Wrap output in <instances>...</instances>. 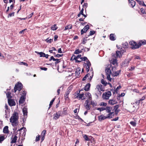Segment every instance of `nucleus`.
<instances>
[{
	"instance_id": "obj_1",
	"label": "nucleus",
	"mask_w": 146,
	"mask_h": 146,
	"mask_svg": "<svg viewBox=\"0 0 146 146\" xmlns=\"http://www.w3.org/2000/svg\"><path fill=\"white\" fill-rule=\"evenodd\" d=\"M129 44L131 46V48L133 49H137L140 47L142 45L146 44V40H139L138 43L132 41L129 42Z\"/></svg>"
},
{
	"instance_id": "obj_2",
	"label": "nucleus",
	"mask_w": 146,
	"mask_h": 146,
	"mask_svg": "<svg viewBox=\"0 0 146 146\" xmlns=\"http://www.w3.org/2000/svg\"><path fill=\"white\" fill-rule=\"evenodd\" d=\"M19 118L18 114L16 112H14L10 119V122L12 123L13 126H16L17 125V121Z\"/></svg>"
},
{
	"instance_id": "obj_3",
	"label": "nucleus",
	"mask_w": 146,
	"mask_h": 146,
	"mask_svg": "<svg viewBox=\"0 0 146 146\" xmlns=\"http://www.w3.org/2000/svg\"><path fill=\"white\" fill-rule=\"evenodd\" d=\"M105 110L108 113V114H110V117L111 118H112L114 115V111L113 110V108L111 106H107L105 108Z\"/></svg>"
},
{
	"instance_id": "obj_4",
	"label": "nucleus",
	"mask_w": 146,
	"mask_h": 146,
	"mask_svg": "<svg viewBox=\"0 0 146 146\" xmlns=\"http://www.w3.org/2000/svg\"><path fill=\"white\" fill-rule=\"evenodd\" d=\"M23 88V86L22 83L21 82H18L15 85L14 87V92L15 93L17 90L20 92Z\"/></svg>"
},
{
	"instance_id": "obj_5",
	"label": "nucleus",
	"mask_w": 146,
	"mask_h": 146,
	"mask_svg": "<svg viewBox=\"0 0 146 146\" xmlns=\"http://www.w3.org/2000/svg\"><path fill=\"white\" fill-rule=\"evenodd\" d=\"M86 62V63H84L83 64L84 68L86 69L87 72H88L90 70L91 64L89 60H88Z\"/></svg>"
},
{
	"instance_id": "obj_6",
	"label": "nucleus",
	"mask_w": 146,
	"mask_h": 146,
	"mask_svg": "<svg viewBox=\"0 0 146 146\" xmlns=\"http://www.w3.org/2000/svg\"><path fill=\"white\" fill-rule=\"evenodd\" d=\"M106 72L107 79L109 81H111L112 78L110 77V75L111 72L110 68H106Z\"/></svg>"
},
{
	"instance_id": "obj_7",
	"label": "nucleus",
	"mask_w": 146,
	"mask_h": 146,
	"mask_svg": "<svg viewBox=\"0 0 146 146\" xmlns=\"http://www.w3.org/2000/svg\"><path fill=\"white\" fill-rule=\"evenodd\" d=\"M111 95V92L110 91H108L107 92L103 93L102 95V97L104 99L108 100Z\"/></svg>"
},
{
	"instance_id": "obj_8",
	"label": "nucleus",
	"mask_w": 146,
	"mask_h": 146,
	"mask_svg": "<svg viewBox=\"0 0 146 146\" xmlns=\"http://www.w3.org/2000/svg\"><path fill=\"white\" fill-rule=\"evenodd\" d=\"M110 114H108L107 115L105 116L104 115L102 114L100 116L98 117V119L100 121H102V120L107 118H111V117H110Z\"/></svg>"
},
{
	"instance_id": "obj_9",
	"label": "nucleus",
	"mask_w": 146,
	"mask_h": 146,
	"mask_svg": "<svg viewBox=\"0 0 146 146\" xmlns=\"http://www.w3.org/2000/svg\"><path fill=\"white\" fill-rule=\"evenodd\" d=\"M81 55V54H79L76 56H75L73 55L72 56L71 58V60H75L76 62H81V60H78L77 59L79 58H80H80H81L82 57Z\"/></svg>"
},
{
	"instance_id": "obj_10",
	"label": "nucleus",
	"mask_w": 146,
	"mask_h": 146,
	"mask_svg": "<svg viewBox=\"0 0 146 146\" xmlns=\"http://www.w3.org/2000/svg\"><path fill=\"white\" fill-rule=\"evenodd\" d=\"M89 29V26L88 25H86L83 29H82L81 31V34H83L84 33H86L87 31Z\"/></svg>"
},
{
	"instance_id": "obj_11",
	"label": "nucleus",
	"mask_w": 146,
	"mask_h": 146,
	"mask_svg": "<svg viewBox=\"0 0 146 146\" xmlns=\"http://www.w3.org/2000/svg\"><path fill=\"white\" fill-rule=\"evenodd\" d=\"M71 91V90L70 89H68V90L66 92L65 94L64 95V97L65 99L66 100H68L69 101L70 99L68 97V95Z\"/></svg>"
},
{
	"instance_id": "obj_12",
	"label": "nucleus",
	"mask_w": 146,
	"mask_h": 146,
	"mask_svg": "<svg viewBox=\"0 0 146 146\" xmlns=\"http://www.w3.org/2000/svg\"><path fill=\"white\" fill-rule=\"evenodd\" d=\"M129 5L130 7L133 8L136 4V2L133 0H129Z\"/></svg>"
},
{
	"instance_id": "obj_13",
	"label": "nucleus",
	"mask_w": 146,
	"mask_h": 146,
	"mask_svg": "<svg viewBox=\"0 0 146 146\" xmlns=\"http://www.w3.org/2000/svg\"><path fill=\"white\" fill-rule=\"evenodd\" d=\"M8 104L10 106H15L16 105L15 102L14 100L9 99L8 100Z\"/></svg>"
},
{
	"instance_id": "obj_14",
	"label": "nucleus",
	"mask_w": 146,
	"mask_h": 146,
	"mask_svg": "<svg viewBox=\"0 0 146 146\" xmlns=\"http://www.w3.org/2000/svg\"><path fill=\"white\" fill-rule=\"evenodd\" d=\"M85 140L86 141H90V140H92L94 141V138L92 136H90L88 137L87 135H84L83 136Z\"/></svg>"
},
{
	"instance_id": "obj_15",
	"label": "nucleus",
	"mask_w": 146,
	"mask_h": 146,
	"mask_svg": "<svg viewBox=\"0 0 146 146\" xmlns=\"http://www.w3.org/2000/svg\"><path fill=\"white\" fill-rule=\"evenodd\" d=\"M26 97L25 96H21L20 98L19 101V104H23L25 100Z\"/></svg>"
},
{
	"instance_id": "obj_16",
	"label": "nucleus",
	"mask_w": 146,
	"mask_h": 146,
	"mask_svg": "<svg viewBox=\"0 0 146 146\" xmlns=\"http://www.w3.org/2000/svg\"><path fill=\"white\" fill-rule=\"evenodd\" d=\"M23 112L24 116H27V108L26 107H24L23 109Z\"/></svg>"
},
{
	"instance_id": "obj_17",
	"label": "nucleus",
	"mask_w": 146,
	"mask_h": 146,
	"mask_svg": "<svg viewBox=\"0 0 146 146\" xmlns=\"http://www.w3.org/2000/svg\"><path fill=\"white\" fill-rule=\"evenodd\" d=\"M96 88L99 91V92H100L101 94L102 93L101 91H104L103 88H102V85L101 84L97 85L96 86Z\"/></svg>"
},
{
	"instance_id": "obj_18",
	"label": "nucleus",
	"mask_w": 146,
	"mask_h": 146,
	"mask_svg": "<svg viewBox=\"0 0 146 146\" xmlns=\"http://www.w3.org/2000/svg\"><path fill=\"white\" fill-rule=\"evenodd\" d=\"M140 10V12L139 11L138 9H136V10L137 11L138 13L141 15H143L144 14H146V11L144 10L143 8H141Z\"/></svg>"
},
{
	"instance_id": "obj_19",
	"label": "nucleus",
	"mask_w": 146,
	"mask_h": 146,
	"mask_svg": "<svg viewBox=\"0 0 146 146\" xmlns=\"http://www.w3.org/2000/svg\"><path fill=\"white\" fill-rule=\"evenodd\" d=\"M84 94L82 93L80 94L78 96H76L75 98H79V100L81 99L82 100H84L85 99V98L84 97Z\"/></svg>"
},
{
	"instance_id": "obj_20",
	"label": "nucleus",
	"mask_w": 146,
	"mask_h": 146,
	"mask_svg": "<svg viewBox=\"0 0 146 146\" xmlns=\"http://www.w3.org/2000/svg\"><path fill=\"white\" fill-rule=\"evenodd\" d=\"M60 111H58V113L57 112L54 115V118L55 119H57L59 118L60 116Z\"/></svg>"
},
{
	"instance_id": "obj_21",
	"label": "nucleus",
	"mask_w": 146,
	"mask_h": 146,
	"mask_svg": "<svg viewBox=\"0 0 146 146\" xmlns=\"http://www.w3.org/2000/svg\"><path fill=\"white\" fill-rule=\"evenodd\" d=\"M13 136H12V137L11 138V143H15L16 142V141L17 140V137L16 135H15L13 138L12 137Z\"/></svg>"
},
{
	"instance_id": "obj_22",
	"label": "nucleus",
	"mask_w": 146,
	"mask_h": 146,
	"mask_svg": "<svg viewBox=\"0 0 146 146\" xmlns=\"http://www.w3.org/2000/svg\"><path fill=\"white\" fill-rule=\"evenodd\" d=\"M115 35L113 34H111L110 35V39L112 41H114L116 39Z\"/></svg>"
},
{
	"instance_id": "obj_23",
	"label": "nucleus",
	"mask_w": 146,
	"mask_h": 146,
	"mask_svg": "<svg viewBox=\"0 0 146 146\" xmlns=\"http://www.w3.org/2000/svg\"><path fill=\"white\" fill-rule=\"evenodd\" d=\"M90 84L89 83L87 84L84 88V90L86 91H88L90 90Z\"/></svg>"
},
{
	"instance_id": "obj_24",
	"label": "nucleus",
	"mask_w": 146,
	"mask_h": 146,
	"mask_svg": "<svg viewBox=\"0 0 146 146\" xmlns=\"http://www.w3.org/2000/svg\"><path fill=\"white\" fill-rule=\"evenodd\" d=\"M3 131L4 133H9V131L8 130V127L7 126H6L4 127Z\"/></svg>"
},
{
	"instance_id": "obj_25",
	"label": "nucleus",
	"mask_w": 146,
	"mask_h": 146,
	"mask_svg": "<svg viewBox=\"0 0 146 146\" xmlns=\"http://www.w3.org/2000/svg\"><path fill=\"white\" fill-rule=\"evenodd\" d=\"M81 71V68L80 67L76 68V74L77 76H79Z\"/></svg>"
},
{
	"instance_id": "obj_26",
	"label": "nucleus",
	"mask_w": 146,
	"mask_h": 146,
	"mask_svg": "<svg viewBox=\"0 0 146 146\" xmlns=\"http://www.w3.org/2000/svg\"><path fill=\"white\" fill-rule=\"evenodd\" d=\"M117 102L115 100H110L108 101L109 104L111 105H113L117 103Z\"/></svg>"
},
{
	"instance_id": "obj_27",
	"label": "nucleus",
	"mask_w": 146,
	"mask_h": 146,
	"mask_svg": "<svg viewBox=\"0 0 146 146\" xmlns=\"http://www.w3.org/2000/svg\"><path fill=\"white\" fill-rule=\"evenodd\" d=\"M84 10V9L83 8H82L80 12L79 13L78 15V17H80L81 15H82L83 16L85 17V18L86 17V15L83 13V12Z\"/></svg>"
},
{
	"instance_id": "obj_28",
	"label": "nucleus",
	"mask_w": 146,
	"mask_h": 146,
	"mask_svg": "<svg viewBox=\"0 0 146 146\" xmlns=\"http://www.w3.org/2000/svg\"><path fill=\"white\" fill-rule=\"evenodd\" d=\"M67 108H63V111L62 114L64 115H66L68 114V111L67 110Z\"/></svg>"
},
{
	"instance_id": "obj_29",
	"label": "nucleus",
	"mask_w": 146,
	"mask_h": 146,
	"mask_svg": "<svg viewBox=\"0 0 146 146\" xmlns=\"http://www.w3.org/2000/svg\"><path fill=\"white\" fill-rule=\"evenodd\" d=\"M35 52L36 53H37V54H39L40 57H44L45 54L44 53L42 52H38L36 51Z\"/></svg>"
},
{
	"instance_id": "obj_30",
	"label": "nucleus",
	"mask_w": 146,
	"mask_h": 146,
	"mask_svg": "<svg viewBox=\"0 0 146 146\" xmlns=\"http://www.w3.org/2000/svg\"><path fill=\"white\" fill-rule=\"evenodd\" d=\"M72 27V25H69L66 26L65 28L64 31H66L67 30H69L71 29Z\"/></svg>"
},
{
	"instance_id": "obj_31",
	"label": "nucleus",
	"mask_w": 146,
	"mask_h": 146,
	"mask_svg": "<svg viewBox=\"0 0 146 146\" xmlns=\"http://www.w3.org/2000/svg\"><path fill=\"white\" fill-rule=\"evenodd\" d=\"M83 49H82L81 50H80L79 49H77L74 52V54H78L80 53H81L82 52V50H83Z\"/></svg>"
},
{
	"instance_id": "obj_32",
	"label": "nucleus",
	"mask_w": 146,
	"mask_h": 146,
	"mask_svg": "<svg viewBox=\"0 0 146 146\" xmlns=\"http://www.w3.org/2000/svg\"><path fill=\"white\" fill-rule=\"evenodd\" d=\"M117 60L115 59H112L111 60L110 62L111 63H112L113 65H114L115 64H117Z\"/></svg>"
},
{
	"instance_id": "obj_33",
	"label": "nucleus",
	"mask_w": 146,
	"mask_h": 146,
	"mask_svg": "<svg viewBox=\"0 0 146 146\" xmlns=\"http://www.w3.org/2000/svg\"><path fill=\"white\" fill-rule=\"evenodd\" d=\"M11 93L10 92H8L6 94L7 97L8 98V100L9 99H11V98L12 97L11 96Z\"/></svg>"
},
{
	"instance_id": "obj_34",
	"label": "nucleus",
	"mask_w": 146,
	"mask_h": 146,
	"mask_svg": "<svg viewBox=\"0 0 146 146\" xmlns=\"http://www.w3.org/2000/svg\"><path fill=\"white\" fill-rule=\"evenodd\" d=\"M57 27L55 24H54L53 26L51 27V29L52 30L54 31L56 30L57 29Z\"/></svg>"
},
{
	"instance_id": "obj_35",
	"label": "nucleus",
	"mask_w": 146,
	"mask_h": 146,
	"mask_svg": "<svg viewBox=\"0 0 146 146\" xmlns=\"http://www.w3.org/2000/svg\"><path fill=\"white\" fill-rule=\"evenodd\" d=\"M55 98H53L52 100L50 102L49 105V107L48 108V109H50L51 107V106L52 105L53 102H54L55 100Z\"/></svg>"
},
{
	"instance_id": "obj_36",
	"label": "nucleus",
	"mask_w": 146,
	"mask_h": 146,
	"mask_svg": "<svg viewBox=\"0 0 146 146\" xmlns=\"http://www.w3.org/2000/svg\"><path fill=\"white\" fill-rule=\"evenodd\" d=\"M101 83L102 84L104 85V86H106L107 84H108L107 82L104 80L103 79H102L101 80Z\"/></svg>"
},
{
	"instance_id": "obj_37",
	"label": "nucleus",
	"mask_w": 146,
	"mask_h": 146,
	"mask_svg": "<svg viewBox=\"0 0 146 146\" xmlns=\"http://www.w3.org/2000/svg\"><path fill=\"white\" fill-rule=\"evenodd\" d=\"M138 3L140 5H142L143 6L146 7V5L144 4L143 1H139Z\"/></svg>"
},
{
	"instance_id": "obj_38",
	"label": "nucleus",
	"mask_w": 146,
	"mask_h": 146,
	"mask_svg": "<svg viewBox=\"0 0 146 146\" xmlns=\"http://www.w3.org/2000/svg\"><path fill=\"white\" fill-rule=\"evenodd\" d=\"M116 56L117 57H120V55H121V52L120 51H116Z\"/></svg>"
},
{
	"instance_id": "obj_39",
	"label": "nucleus",
	"mask_w": 146,
	"mask_h": 146,
	"mask_svg": "<svg viewBox=\"0 0 146 146\" xmlns=\"http://www.w3.org/2000/svg\"><path fill=\"white\" fill-rule=\"evenodd\" d=\"M5 139V137L4 136H0V143H1L2 141H3Z\"/></svg>"
},
{
	"instance_id": "obj_40",
	"label": "nucleus",
	"mask_w": 146,
	"mask_h": 146,
	"mask_svg": "<svg viewBox=\"0 0 146 146\" xmlns=\"http://www.w3.org/2000/svg\"><path fill=\"white\" fill-rule=\"evenodd\" d=\"M80 59L81 60H81V61H85L86 60L87 61L88 60L86 57H82L81 58H80Z\"/></svg>"
},
{
	"instance_id": "obj_41",
	"label": "nucleus",
	"mask_w": 146,
	"mask_h": 146,
	"mask_svg": "<svg viewBox=\"0 0 146 146\" xmlns=\"http://www.w3.org/2000/svg\"><path fill=\"white\" fill-rule=\"evenodd\" d=\"M123 48H127L128 47V45L127 43H125L123 44Z\"/></svg>"
},
{
	"instance_id": "obj_42",
	"label": "nucleus",
	"mask_w": 146,
	"mask_h": 146,
	"mask_svg": "<svg viewBox=\"0 0 146 146\" xmlns=\"http://www.w3.org/2000/svg\"><path fill=\"white\" fill-rule=\"evenodd\" d=\"M49 39L48 38H47L46 40V42L47 43H51L52 42V41L53 39Z\"/></svg>"
},
{
	"instance_id": "obj_43",
	"label": "nucleus",
	"mask_w": 146,
	"mask_h": 146,
	"mask_svg": "<svg viewBox=\"0 0 146 146\" xmlns=\"http://www.w3.org/2000/svg\"><path fill=\"white\" fill-rule=\"evenodd\" d=\"M46 130H43L41 133V136H45L46 133Z\"/></svg>"
},
{
	"instance_id": "obj_44",
	"label": "nucleus",
	"mask_w": 146,
	"mask_h": 146,
	"mask_svg": "<svg viewBox=\"0 0 146 146\" xmlns=\"http://www.w3.org/2000/svg\"><path fill=\"white\" fill-rule=\"evenodd\" d=\"M130 124L133 126H136V123L134 121H131L130 122Z\"/></svg>"
},
{
	"instance_id": "obj_45",
	"label": "nucleus",
	"mask_w": 146,
	"mask_h": 146,
	"mask_svg": "<svg viewBox=\"0 0 146 146\" xmlns=\"http://www.w3.org/2000/svg\"><path fill=\"white\" fill-rule=\"evenodd\" d=\"M15 12H13L9 14L8 15V17L9 18L12 16H13L14 15Z\"/></svg>"
},
{
	"instance_id": "obj_46",
	"label": "nucleus",
	"mask_w": 146,
	"mask_h": 146,
	"mask_svg": "<svg viewBox=\"0 0 146 146\" xmlns=\"http://www.w3.org/2000/svg\"><path fill=\"white\" fill-rule=\"evenodd\" d=\"M26 129L25 128H24L23 129V132L22 134V135L23 136L25 137L26 135Z\"/></svg>"
},
{
	"instance_id": "obj_47",
	"label": "nucleus",
	"mask_w": 146,
	"mask_h": 146,
	"mask_svg": "<svg viewBox=\"0 0 146 146\" xmlns=\"http://www.w3.org/2000/svg\"><path fill=\"white\" fill-rule=\"evenodd\" d=\"M95 31H90V34L88 35V36H91L95 34Z\"/></svg>"
},
{
	"instance_id": "obj_48",
	"label": "nucleus",
	"mask_w": 146,
	"mask_h": 146,
	"mask_svg": "<svg viewBox=\"0 0 146 146\" xmlns=\"http://www.w3.org/2000/svg\"><path fill=\"white\" fill-rule=\"evenodd\" d=\"M88 6V3H84V4H83L82 5L83 8L84 9V8H85V9L86 8V7Z\"/></svg>"
},
{
	"instance_id": "obj_49",
	"label": "nucleus",
	"mask_w": 146,
	"mask_h": 146,
	"mask_svg": "<svg viewBox=\"0 0 146 146\" xmlns=\"http://www.w3.org/2000/svg\"><path fill=\"white\" fill-rule=\"evenodd\" d=\"M97 110H99L100 111H102L105 110V108L102 107L100 108H98Z\"/></svg>"
},
{
	"instance_id": "obj_50",
	"label": "nucleus",
	"mask_w": 146,
	"mask_h": 146,
	"mask_svg": "<svg viewBox=\"0 0 146 146\" xmlns=\"http://www.w3.org/2000/svg\"><path fill=\"white\" fill-rule=\"evenodd\" d=\"M22 94L23 95H22V96H25V97H26V94H27L26 92V91H25L24 90L23 91V90H22Z\"/></svg>"
},
{
	"instance_id": "obj_51",
	"label": "nucleus",
	"mask_w": 146,
	"mask_h": 146,
	"mask_svg": "<svg viewBox=\"0 0 146 146\" xmlns=\"http://www.w3.org/2000/svg\"><path fill=\"white\" fill-rule=\"evenodd\" d=\"M119 106L118 105H116L115 106L114 108V109H113V110L115 111H116L117 110V109L119 108Z\"/></svg>"
},
{
	"instance_id": "obj_52",
	"label": "nucleus",
	"mask_w": 146,
	"mask_h": 146,
	"mask_svg": "<svg viewBox=\"0 0 146 146\" xmlns=\"http://www.w3.org/2000/svg\"><path fill=\"white\" fill-rule=\"evenodd\" d=\"M85 107L86 109H87V110H89L90 109V107L88 104H86L85 105Z\"/></svg>"
},
{
	"instance_id": "obj_53",
	"label": "nucleus",
	"mask_w": 146,
	"mask_h": 146,
	"mask_svg": "<svg viewBox=\"0 0 146 146\" xmlns=\"http://www.w3.org/2000/svg\"><path fill=\"white\" fill-rule=\"evenodd\" d=\"M88 37H87L86 38H83L82 40V43L84 44H85L86 43V41H87V40L86 39V38H87Z\"/></svg>"
},
{
	"instance_id": "obj_54",
	"label": "nucleus",
	"mask_w": 146,
	"mask_h": 146,
	"mask_svg": "<svg viewBox=\"0 0 146 146\" xmlns=\"http://www.w3.org/2000/svg\"><path fill=\"white\" fill-rule=\"evenodd\" d=\"M86 96H88L89 98V99L91 98V94L89 92H88L86 94Z\"/></svg>"
},
{
	"instance_id": "obj_55",
	"label": "nucleus",
	"mask_w": 146,
	"mask_h": 146,
	"mask_svg": "<svg viewBox=\"0 0 146 146\" xmlns=\"http://www.w3.org/2000/svg\"><path fill=\"white\" fill-rule=\"evenodd\" d=\"M121 88V86L120 85L118 86L115 89V92L116 93H117V92L118 91V90L120 89Z\"/></svg>"
},
{
	"instance_id": "obj_56",
	"label": "nucleus",
	"mask_w": 146,
	"mask_h": 146,
	"mask_svg": "<svg viewBox=\"0 0 146 146\" xmlns=\"http://www.w3.org/2000/svg\"><path fill=\"white\" fill-rule=\"evenodd\" d=\"M63 56V54H57L55 55L54 56L55 57L59 58L60 57H62V56Z\"/></svg>"
},
{
	"instance_id": "obj_57",
	"label": "nucleus",
	"mask_w": 146,
	"mask_h": 146,
	"mask_svg": "<svg viewBox=\"0 0 146 146\" xmlns=\"http://www.w3.org/2000/svg\"><path fill=\"white\" fill-rule=\"evenodd\" d=\"M125 49H123L122 48H120V51H121V53H122L123 54L124 52H125Z\"/></svg>"
},
{
	"instance_id": "obj_58",
	"label": "nucleus",
	"mask_w": 146,
	"mask_h": 146,
	"mask_svg": "<svg viewBox=\"0 0 146 146\" xmlns=\"http://www.w3.org/2000/svg\"><path fill=\"white\" fill-rule=\"evenodd\" d=\"M40 137V136L39 135H38V136H36L35 139L36 141H37L39 140Z\"/></svg>"
},
{
	"instance_id": "obj_59",
	"label": "nucleus",
	"mask_w": 146,
	"mask_h": 146,
	"mask_svg": "<svg viewBox=\"0 0 146 146\" xmlns=\"http://www.w3.org/2000/svg\"><path fill=\"white\" fill-rule=\"evenodd\" d=\"M90 104L91 105L93 106H96V104L94 101H91Z\"/></svg>"
},
{
	"instance_id": "obj_60",
	"label": "nucleus",
	"mask_w": 146,
	"mask_h": 146,
	"mask_svg": "<svg viewBox=\"0 0 146 146\" xmlns=\"http://www.w3.org/2000/svg\"><path fill=\"white\" fill-rule=\"evenodd\" d=\"M107 104L106 103L102 102L101 103V105L104 106H106L107 105Z\"/></svg>"
},
{
	"instance_id": "obj_61",
	"label": "nucleus",
	"mask_w": 146,
	"mask_h": 146,
	"mask_svg": "<svg viewBox=\"0 0 146 146\" xmlns=\"http://www.w3.org/2000/svg\"><path fill=\"white\" fill-rule=\"evenodd\" d=\"M40 69L42 70H44V71H46L47 70V68L46 67H40Z\"/></svg>"
},
{
	"instance_id": "obj_62",
	"label": "nucleus",
	"mask_w": 146,
	"mask_h": 146,
	"mask_svg": "<svg viewBox=\"0 0 146 146\" xmlns=\"http://www.w3.org/2000/svg\"><path fill=\"white\" fill-rule=\"evenodd\" d=\"M141 101L140 100V99L139 100H136L135 102V103L139 105L140 103V102Z\"/></svg>"
},
{
	"instance_id": "obj_63",
	"label": "nucleus",
	"mask_w": 146,
	"mask_h": 146,
	"mask_svg": "<svg viewBox=\"0 0 146 146\" xmlns=\"http://www.w3.org/2000/svg\"><path fill=\"white\" fill-rule=\"evenodd\" d=\"M58 37V36L57 35H56L54 36V41H55L57 40Z\"/></svg>"
},
{
	"instance_id": "obj_64",
	"label": "nucleus",
	"mask_w": 146,
	"mask_h": 146,
	"mask_svg": "<svg viewBox=\"0 0 146 146\" xmlns=\"http://www.w3.org/2000/svg\"><path fill=\"white\" fill-rule=\"evenodd\" d=\"M135 59H139L140 60L141 59L140 57L138 56H135Z\"/></svg>"
}]
</instances>
